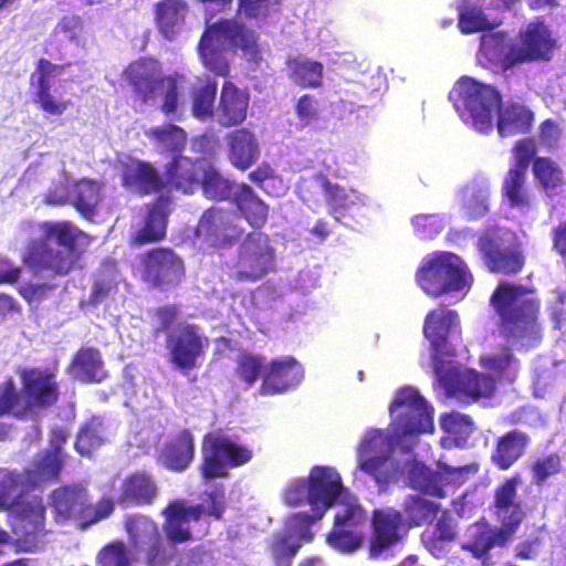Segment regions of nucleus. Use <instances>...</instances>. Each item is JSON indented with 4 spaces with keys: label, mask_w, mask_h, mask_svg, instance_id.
<instances>
[{
    "label": "nucleus",
    "mask_w": 566,
    "mask_h": 566,
    "mask_svg": "<svg viewBox=\"0 0 566 566\" xmlns=\"http://www.w3.org/2000/svg\"><path fill=\"white\" fill-rule=\"evenodd\" d=\"M217 91L218 84L212 80H208L203 85L192 91L191 112L197 119L206 120L213 116Z\"/></svg>",
    "instance_id": "58"
},
{
    "label": "nucleus",
    "mask_w": 566,
    "mask_h": 566,
    "mask_svg": "<svg viewBox=\"0 0 566 566\" xmlns=\"http://www.w3.org/2000/svg\"><path fill=\"white\" fill-rule=\"evenodd\" d=\"M501 193L512 209L526 212L532 208L533 198L527 187V177L522 171H506L502 181Z\"/></svg>",
    "instance_id": "45"
},
{
    "label": "nucleus",
    "mask_w": 566,
    "mask_h": 566,
    "mask_svg": "<svg viewBox=\"0 0 566 566\" xmlns=\"http://www.w3.org/2000/svg\"><path fill=\"white\" fill-rule=\"evenodd\" d=\"M195 438L189 429H181L165 443L160 458L164 465L174 472L185 471L195 458Z\"/></svg>",
    "instance_id": "38"
},
{
    "label": "nucleus",
    "mask_w": 566,
    "mask_h": 566,
    "mask_svg": "<svg viewBox=\"0 0 566 566\" xmlns=\"http://www.w3.org/2000/svg\"><path fill=\"white\" fill-rule=\"evenodd\" d=\"M66 457L61 446H51V448L38 452L32 459L31 467L22 472L25 486L36 489L57 482L64 469Z\"/></svg>",
    "instance_id": "27"
},
{
    "label": "nucleus",
    "mask_w": 566,
    "mask_h": 566,
    "mask_svg": "<svg viewBox=\"0 0 566 566\" xmlns=\"http://www.w3.org/2000/svg\"><path fill=\"white\" fill-rule=\"evenodd\" d=\"M454 332H459V316L454 310L441 304L426 315L422 333L430 343L434 358L453 355L449 339Z\"/></svg>",
    "instance_id": "23"
},
{
    "label": "nucleus",
    "mask_w": 566,
    "mask_h": 566,
    "mask_svg": "<svg viewBox=\"0 0 566 566\" xmlns=\"http://www.w3.org/2000/svg\"><path fill=\"white\" fill-rule=\"evenodd\" d=\"M512 154L514 157V165L509 170L527 172L530 165L538 157L537 144L533 137H524L515 142Z\"/></svg>",
    "instance_id": "63"
},
{
    "label": "nucleus",
    "mask_w": 566,
    "mask_h": 566,
    "mask_svg": "<svg viewBox=\"0 0 566 566\" xmlns=\"http://www.w3.org/2000/svg\"><path fill=\"white\" fill-rule=\"evenodd\" d=\"M281 10L282 0H238L237 13L256 23H266Z\"/></svg>",
    "instance_id": "56"
},
{
    "label": "nucleus",
    "mask_w": 566,
    "mask_h": 566,
    "mask_svg": "<svg viewBox=\"0 0 566 566\" xmlns=\"http://www.w3.org/2000/svg\"><path fill=\"white\" fill-rule=\"evenodd\" d=\"M170 201L168 196H159L148 207L143 226L132 235L133 245L140 247L165 239Z\"/></svg>",
    "instance_id": "31"
},
{
    "label": "nucleus",
    "mask_w": 566,
    "mask_h": 566,
    "mask_svg": "<svg viewBox=\"0 0 566 566\" xmlns=\"http://www.w3.org/2000/svg\"><path fill=\"white\" fill-rule=\"evenodd\" d=\"M287 76L301 88H318L323 85L324 65L303 55L286 59Z\"/></svg>",
    "instance_id": "43"
},
{
    "label": "nucleus",
    "mask_w": 566,
    "mask_h": 566,
    "mask_svg": "<svg viewBox=\"0 0 566 566\" xmlns=\"http://www.w3.org/2000/svg\"><path fill=\"white\" fill-rule=\"evenodd\" d=\"M359 468L374 478L380 491L396 481L398 468L391 458V440L377 430L359 446Z\"/></svg>",
    "instance_id": "15"
},
{
    "label": "nucleus",
    "mask_w": 566,
    "mask_h": 566,
    "mask_svg": "<svg viewBox=\"0 0 566 566\" xmlns=\"http://www.w3.org/2000/svg\"><path fill=\"white\" fill-rule=\"evenodd\" d=\"M371 536L368 544L370 558H378L403 538L406 521L402 513L394 507L375 509L371 512Z\"/></svg>",
    "instance_id": "21"
},
{
    "label": "nucleus",
    "mask_w": 566,
    "mask_h": 566,
    "mask_svg": "<svg viewBox=\"0 0 566 566\" xmlns=\"http://www.w3.org/2000/svg\"><path fill=\"white\" fill-rule=\"evenodd\" d=\"M103 367V359L98 349L81 347L71 359L70 374L82 382H101L98 375Z\"/></svg>",
    "instance_id": "46"
},
{
    "label": "nucleus",
    "mask_w": 566,
    "mask_h": 566,
    "mask_svg": "<svg viewBox=\"0 0 566 566\" xmlns=\"http://www.w3.org/2000/svg\"><path fill=\"white\" fill-rule=\"evenodd\" d=\"M290 528L273 534L269 544L273 566H292V560L303 544L311 542L302 536L305 527L297 524L294 514L290 517Z\"/></svg>",
    "instance_id": "34"
},
{
    "label": "nucleus",
    "mask_w": 566,
    "mask_h": 566,
    "mask_svg": "<svg viewBox=\"0 0 566 566\" xmlns=\"http://www.w3.org/2000/svg\"><path fill=\"white\" fill-rule=\"evenodd\" d=\"M450 99L461 114L470 119L481 133L493 128V117L497 113L496 127L501 137L526 134L531 130L534 114L526 106L510 104L502 108V95L492 85L471 77L461 78L450 92Z\"/></svg>",
    "instance_id": "2"
},
{
    "label": "nucleus",
    "mask_w": 566,
    "mask_h": 566,
    "mask_svg": "<svg viewBox=\"0 0 566 566\" xmlns=\"http://www.w3.org/2000/svg\"><path fill=\"white\" fill-rule=\"evenodd\" d=\"M556 46V40L548 25L542 18H537L520 30L516 40L509 44L506 66L548 62Z\"/></svg>",
    "instance_id": "13"
},
{
    "label": "nucleus",
    "mask_w": 566,
    "mask_h": 566,
    "mask_svg": "<svg viewBox=\"0 0 566 566\" xmlns=\"http://www.w3.org/2000/svg\"><path fill=\"white\" fill-rule=\"evenodd\" d=\"M15 472H7L0 479V511L10 512L24 496L23 492L17 493L21 479Z\"/></svg>",
    "instance_id": "64"
},
{
    "label": "nucleus",
    "mask_w": 566,
    "mask_h": 566,
    "mask_svg": "<svg viewBox=\"0 0 566 566\" xmlns=\"http://www.w3.org/2000/svg\"><path fill=\"white\" fill-rule=\"evenodd\" d=\"M103 184L91 178H81L70 185V203L86 220H92L103 199Z\"/></svg>",
    "instance_id": "40"
},
{
    "label": "nucleus",
    "mask_w": 566,
    "mask_h": 566,
    "mask_svg": "<svg viewBox=\"0 0 566 566\" xmlns=\"http://www.w3.org/2000/svg\"><path fill=\"white\" fill-rule=\"evenodd\" d=\"M232 202L253 229L260 230L265 227L269 206L250 185L244 182L237 185Z\"/></svg>",
    "instance_id": "41"
},
{
    "label": "nucleus",
    "mask_w": 566,
    "mask_h": 566,
    "mask_svg": "<svg viewBox=\"0 0 566 566\" xmlns=\"http://www.w3.org/2000/svg\"><path fill=\"white\" fill-rule=\"evenodd\" d=\"M15 373L31 415L50 410L59 405L62 389L56 361L46 366L19 367Z\"/></svg>",
    "instance_id": "12"
},
{
    "label": "nucleus",
    "mask_w": 566,
    "mask_h": 566,
    "mask_svg": "<svg viewBox=\"0 0 566 566\" xmlns=\"http://www.w3.org/2000/svg\"><path fill=\"white\" fill-rule=\"evenodd\" d=\"M408 480L411 489L423 495L444 499L443 473L432 470L421 462H415L408 471Z\"/></svg>",
    "instance_id": "47"
},
{
    "label": "nucleus",
    "mask_w": 566,
    "mask_h": 566,
    "mask_svg": "<svg viewBox=\"0 0 566 566\" xmlns=\"http://www.w3.org/2000/svg\"><path fill=\"white\" fill-rule=\"evenodd\" d=\"M203 167L199 160L182 155H175L165 167L166 188L193 193L200 186Z\"/></svg>",
    "instance_id": "29"
},
{
    "label": "nucleus",
    "mask_w": 566,
    "mask_h": 566,
    "mask_svg": "<svg viewBox=\"0 0 566 566\" xmlns=\"http://www.w3.org/2000/svg\"><path fill=\"white\" fill-rule=\"evenodd\" d=\"M265 368V359L261 355L249 352L241 353L237 358L235 375L245 388L252 387Z\"/></svg>",
    "instance_id": "59"
},
{
    "label": "nucleus",
    "mask_w": 566,
    "mask_h": 566,
    "mask_svg": "<svg viewBox=\"0 0 566 566\" xmlns=\"http://www.w3.org/2000/svg\"><path fill=\"white\" fill-rule=\"evenodd\" d=\"M125 78L133 87V94L142 104L154 102L161 84L160 64L153 57H139L124 71Z\"/></svg>",
    "instance_id": "26"
},
{
    "label": "nucleus",
    "mask_w": 566,
    "mask_h": 566,
    "mask_svg": "<svg viewBox=\"0 0 566 566\" xmlns=\"http://www.w3.org/2000/svg\"><path fill=\"white\" fill-rule=\"evenodd\" d=\"M416 280L427 295L439 297L469 286L472 275L460 256L441 251L422 261L416 273Z\"/></svg>",
    "instance_id": "5"
},
{
    "label": "nucleus",
    "mask_w": 566,
    "mask_h": 566,
    "mask_svg": "<svg viewBox=\"0 0 566 566\" xmlns=\"http://www.w3.org/2000/svg\"><path fill=\"white\" fill-rule=\"evenodd\" d=\"M216 34L207 27L200 36L198 52L206 69L217 76H227L230 65L222 52L214 48Z\"/></svg>",
    "instance_id": "51"
},
{
    "label": "nucleus",
    "mask_w": 566,
    "mask_h": 566,
    "mask_svg": "<svg viewBox=\"0 0 566 566\" xmlns=\"http://www.w3.org/2000/svg\"><path fill=\"white\" fill-rule=\"evenodd\" d=\"M434 371L446 394L464 403L490 397L495 388L491 376L474 370L461 371L443 360L434 364Z\"/></svg>",
    "instance_id": "14"
},
{
    "label": "nucleus",
    "mask_w": 566,
    "mask_h": 566,
    "mask_svg": "<svg viewBox=\"0 0 566 566\" xmlns=\"http://www.w3.org/2000/svg\"><path fill=\"white\" fill-rule=\"evenodd\" d=\"M42 234L30 240L22 254L23 265L34 276L65 277L82 269V258L92 238L71 221H46Z\"/></svg>",
    "instance_id": "1"
},
{
    "label": "nucleus",
    "mask_w": 566,
    "mask_h": 566,
    "mask_svg": "<svg viewBox=\"0 0 566 566\" xmlns=\"http://www.w3.org/2000/svg\"><path fill=\"white\" fill-rule=\"evenodd\" d=\"M399 511L406 521V528L411 530L431 525L441 511V504L420 494H409Z\"/></svg>",
    "instance_id": "42"
},
{
    "label": "nucleus",
    "mask_w": 566,
    "mask_h": 566,
    "mask_svg": "<svg viewBox=\"0 0 566 566\" xmlns=\"http://www.w3.org/2000/svg\"><path fill=\"white\" fill-rule=\"evenodd\" d=\"M310 482V505L312 514L300 512L294 514V518L301 526L305 527L303 537L312 541L314 535L311 525L323 518L328 509H331L338 499L347 491L344 489L342 478L338 472L324 465H315L308 474Z\"/></svg>",
    "instance_id": "9"
},
{
    "label": "nucleus",
    "mask_w": 566,
    "mask_h": 566,
    "mask_svg": "<svg viewBox=\"0 0 566 566\" xmlns=\"http://www.w3.org/2000/svg\"><path fill=\"white\" fill-rule=\"evenodd\" d=\"M486 269L494 274L513 276L525 265V255L516 234L500 227H491L478 239Z\"/></svg>",
    "instance_id": "7"
},
{
    "label": "nucleus",
    "mask_w": 566,
    "mask_h": 566,
    "mask_svg": "<svg viewBox=\"0 0 566 566\" xmlns=\"http://www.w3.org/2000/svg\"><path fill=\"white\" fill-rule=\"evenodd\" d=\"M12 415L19 420L27 419L31 412L23 392L18 391L11 377L0 385V417Z\"/></svg>",
    "instance_id": "53"
},
{
    "label": "nucleus",
    "mask_w": 566,
    "mask_h": 566,
    "mask_svg": "<svg viewBox=\"0 0 566 566\" xmlns=\"http://www.w3.org/2000/svg\"><path fill=\"white\" fill-rule=\"evenodd\" d=\"M50 502L56 518L78 521L84 527L109 517L115 510L111 496L92 504L87 488L80 482L57 486L51 492Z\"/></svg>",
    "instance_id": "4"
},
{
    "label": "nucleus",
    "mask_w": 566,
    "mask_h": 566,
    "mask_svg": "<svg viewBox=\"0 0 566 566\" xmlns=\"http://www.w3.org/2000/svg\"><path fill=\"white\" fill-rule=\"evenodd\" d=\"M304 377L302 365L292 356L270 360L262 374L260 394L273 396L297 386Z\"/></svg>",
    "instance_id": "24"
},
{
    "label": "nucleus",
    "mask_w": 566,
    "mask_h": 566,
    "mask_svg": "<svg viewBox=\"0 0 566 566\" xmlns=\"http://www.w3.org/2000/svg\"><path fill=\"white\" fill-rule=\"evenodd\" d=\"M137 270L146 286L159 291L176 289L186 279L184 259L168 247H154L140 253Z\"/></svg>",
    "instance_id": "11"
},
{
    "label": "nucleus",
    "mask_w": 566,
    "mask_h": 566,
    "mask_svg": "<svg viewBox=\"0 0 566 566\" xmlns=\"http://www.w3.org/2000/svg\"><path fill=\"white\" fill-rule=\"evenodd\" d=\"M530 436L521 430H511L497 438L491 453V462L501 471L512 468L525 453Z\"/></svg>",
    "instance_id": "37"
},
{
    "label": "nucleus",
    "mask_w": 566,
    "mask_h": 566,
    "mask_svg": "<svg viewBox=\"0 0 566 566\" xmlns=\"http://www.w3.org/2000/svg\"><path fill=\"white\" fill-rule=\"evenodd\" d=\"M182 80L184 76L178 73L161 76L158 95L163 98L160 111L166 116L172 115L178 111Z\"/></svg>",
    "instance_id": "60"
},
{
    "label": "nucleus",
    "mask_w": 566,
    "mask_h": 566,
    "mask_svg": "<svg viewBox=\"0 0 566 566\" xmlns=\"http://www.w3.org/2000/svg\"><path fill=\"white\" fill-rule=\"evenodd\" d=\"M201 452L200 474L207 481L226 478L229 469L242 467L253 457L248 447L237 443L221 429L203 436Z\"/></svg>",
    "instance_id": "8"
},
{
    "label": "nucleus",
    "mask_w": 566,
    "mask_h": 566,
    "mask_svg": "<svg viewBox=\"0 0 566 566\" xmlns=\"http://www.w3.org/2000/svg\"><path fill=\"white\" fill-rule=\"evenodd\" d=\"M104 441L101 433V422L92 418L78 428L74 448L82 457H91L101 448Z\"/></svg>",
    "instance_id": "57"
},
{
    "label": "nucleus",
    "mask_w": 566,
    "mask_h": 566,
    "mask_svg": "<svg viewBox=\"0 0 566 566\" xmlns=\"http://www.w3.org/2000/svg\"><path fill=\"white\" fill-rule=\"evenodd\" d=\"M228 158L231 165L245 171L260 157V145L255 134L248 128H238L227 135Z\"/></svg>",
    "instance_id": "35"
},
{
    "label": "nucleus",
    "mask_w": 566,
    "mask_h": 566,
    "mask_svg": "<svg viewBox=\"0 0 566 566\" xmlns=\"http://www.w3.org/2000/svg\"><path fill=\"white\" fill-rule=\"evenodd\" d=\"M512 541L505 534V531L499 526L491 525L482 516L467 526L460 548L470 554L472 558L481 560L483 565H488L491 559V551L494 548H505Z\"/></svg>",
    "instance_id": "22"
},
{
    "label": "nucleus",
    "mask_w": 566,
    "mask_h": 566,
    "mask_svg": "<svg viewBox=\"0 0 566 566\" xmlns=\"http://www.w3.org/2000/svg\"><path fill=\"white\" fill-rule=\"evenodd\" d=\"M124 528L132 548L144 555L149 566H164L169 560L158 524L149 516L135 513L125 517Z\"/></svg>",
    "instance_id": "16"
},
{
    "label": "nucleus",
    "mask_w": 566,
    "mask_h": 566,
    "mask_svg": "<svg viewBox=\"0 0 566 566\" xmlns=\"http://www.w3.org/2000/svg\"><path fill=\"white\" fill-rule=\"evenodd\" d=\"M500 25L484 13L481 0H463L459 9L458 28L463 34L490 31Z\"/></svg>",
    "instance_id": "48"
},
{
    "label": "nucleus",
    "mask_w": 566,
    "mask_h": 566,
    "mask_svg": "<svg viewBox=\"0 0 566 566\" xmlns=\"http://www.w3.org/2000/svg\"><path fill=\"white\" fill-rule=\"evenodd\" d=\"M187 9L185 0H163L156 4V23L167 39L184 23Z\"/></svg>",
    "instance_id": "49"
},
{
    "label": "nucleus",
    "mask_w": 566,
    "mask_h": 566,
    "mask_svg": "<svg viewBox=\"0 0 566 566\" xmlns=\"http://www.w3.org/2000/svg\"><path fill=\"white\" fill-rule=\"evenodd\" d=\"M207 509L202 504L188 505L184 500H172L163 509L165 517L163 528L167 539L172 544L186 543L192 539L189 526L199 522L206 513L216 520H221L226 511V494L223 489L207 493Z\"/></svg>",
    "instance_id": "6"
},
{
    "label": "nucleus",
    "mask_w": 566,
    "mask_h": 566,
    "mask_svg": "<svg viewBox=\"0 0 566 566\" xmlns=\"http://www.w3.org/2000/svg\"><path fill=\"white\" fill-rule=\"evenodd\" d=\"M122 184L140 195H151L166 189L164 178L149 161L130 159L122 165Z\"/></svg>",
    "instance_id": "30"
},
{
    "label": "nucleus",
    "mask_w": 566,
    "mask_h": 566,
    "mask_svg": "<svg viewBox=\"0 0 566 566\" xmlns=\"http://www.w3.org/2000/svg\"><path fill=\"white\" fill-rule=\"evenodd\" d=\"M461 211L468 221H476L490 212L491 188L482 179H472L458 191Z\"/></svg>",
    "instance_id": "36"
},
{
    "label": "nucleus",
    "mask_w": 566,
    "mask_h": 566,
    "mask_svg": "<svg viewBox=\"0 0 566 566\" xmlns=\"http://www.w3.org/2000/svg\"><path fill=\"white\" fill-rule=\"evenodd\" d=\"M250 94L233 82L226 81L220 93L218 123L223 127L241 125L248 114Z\"/></svg>",
    "instance_id": "32"
},
{
    "label": "nucleus",
    "mask_w": 566,
    "mask_h": 566,
    "mask_svg": "<svg viewBox=\"0 0 566 566\" xmlns=\"http://www.w3.org/2000/svg\"><path fill=\"white\" fill-rule=\"evenodd\" d=\"M314 179L322 188L332 214L344 216V212L355 205L349 199L346 189L337 184H333L325 174L317 172L314 175Z\"/></svg>",
    "instance_id": "55"
},
{
    "label": "nucleus",
    "mask_w": 566,
    "mask_h": 566,
    "mask_svg": "<svg viewBox=\"0 0 566 566\" xmlns=\"http://www.w3.org/2000/svg\"><path fill=\"white\" fill-rule=\"evenodd\" d=\"M276 270V253L270 237L253 231L242 241L230 277L238 283H255Z\"/></svg>",
    "instance_id": "10"
},
{
    "label": "nucleus",
    "mask_w": 566,
    "mask_h": 566,
    "mask_svg": "<svg viewBox=\"0 0 566 566\" xmlns=\"http://www.w3.org/2000/svg\"><path fill=\"white\" fill-rule=\"evenodd\" d=\"M233 182L222 176V174L211 164L203 167L200 186L203 195L217 201H224L233 198Z\"/></svg>",
    "instance_id": "50"
},
{
    "label": "nucleus",
    "mask_w": 566,
    "mask_h": 566,
    "mask_svg": "<svg viewBox=\"0 0 566 566\" xmlns=\"http://www.w3.org/2000/svg\"><path fill=\"white\" fill-rule=\"evenodd\" d=\"M532 172L538 188L547 197L559 195L566 185L563 169L551 157H537L533 163Z\"/></svg>",
    "instance_id": "44"
},
{
    "label": "nucleus",
    "mask_w": 566,
    "mask_h": 566,
    "mask_svg": "<svg viewBox=\"0 0 566 566\" xmlns=\"http://www.w3.org/2000/svg\"><path fill=\"white\" fill-rule=\"evenodd\" d=\"M521 483L518 473L504 479L494 489L493 501L489 506L491 514L500 523L499 527L512 539L526 517L524 504L517 492Z\"/></svg>",
    "instance_id": "19"
},
{
    "label": "nucleus",
    "mask_w": 566,
    "mask_h": 566,
    "mask_svg": "<svg viewBox=\"0 0 566 566\" xmlns=\"http://www.w3.org/2000/svg\"><path fill=\"white\" fill-rule=\"evenodd\" d=\"M158 493L157 483L151 474L135 471L122 481L117 502L122 505L149 506L155 503Z\"/></svg>",
    "instance_id": "33"
},
{
    "label": "nucleus",
    "mask_w": 566,
    "mask_h": 566,
    "mask_svg": "<svg viewBox=\"0 0 566 566\" xmlns=\"http://www.w3.org/2000/svg\"><path fill=\"white\" fill-rule=\"evenodd\" d=\"M500 335L511 345L535 347L542 339L541 300L523 284L501 281L490 297Z\"/></svg>",
    "instance_id": "3"
},
{
    "label": "nucleus",
    "mask_w": 566,
    "mask_h": 566,
    "mask_svg": "<svg viewBox=\"0 0 566 566\" xmlns=\"http://www.w3.org/2000/svg\"><path fill=\"white\" fill-rule=\"evenodd\" d=\"M46 507L40 495H25L10 511L17 518V528L24 537L44 531Z\"/></svg>",
    "instance_id": "39"
},
{
    "label": "nucleus",
    "mask_w": 566,
    "mask_h": 566,
    "mask_svg": "<svg viewBox=\"0 0 566 566\" xmlns=\"http://www.w3.org/2000/svg\"><path fill=\"white\" fill-rule=\"evenodd\" d=\"M507 51L504 52V39L497 33H486L481 36L479 60L490 69H499L506 72Z\"/></svg>",
    "instance_id": "52"
},
{
    "label": "nucleus",
    "mask_w": 566,
    "mask_h": 566,
    "mask_svg": "<svg viewBox=\"0 0 566 566\" xmlns=\"http://www.w3.org/2000/svg\"><path fill=\"white\" fill-rule=\"evenodd\" d=\"M400 410L395 419V432L406 437L432 430L431 409L420 392L411 387L399 390L390 405V412Z\"/></svg>",
    "instance_id": "17"
},
{
    "label": "nucleus",
    "mask_w": 566,
    "mask_h": 566,
    "mask_svg": "<svg viewBox=\"0 0 566 566\" xmlns=\"http://www.w3.org/2000/svg\"><path fill=\"white\" fill-rule=\"evenodd\" d=\"M132 562V553L120 539L106 544L96 557L97 566H130Z\"/></svg>",
    "instance_id": "61"
},
{
    "label": "nucleus",
    "mask_w": 566,
    "mask_h": 566,
    "mask_svg": "<svg viewBox=\"0 0 566 566\" xmlns=\"http://www.w3.org/2000/svg\"><path fill=\"white\" fill-rule=\"evenodd\" d=\"M66 64H54L45 57H41L35 64V92L33 95V103L45 114L53 116L63 115L66 109L72 105L70 98H63L53 94L50 84V77L55 73H61Z\"/></svg>",
    "instance_id": "25"
},
{
    "label": "nucleus",
    "mask_w": 566,
    "mask_h": 566,
    "mask_svg": "<svg viewBox=\"0 0 566 566\" xmlns=\"http://www.w3.org/2000/svg\"><path fill=\"white\" fill-rule=\"evenodd\" d=\"M208 28L216 34L217 41L222 40L232 49H240L250 59L255 57L260 52L259 34L242 21L222 18Z\"/></svg>",
    "instance_id": "28"
},
{
    "label": "nucleus",
    "mask_w": 566,
    "mask_h": 566,
    "mask_svg": "<svg viewBox=\"0 0 566 566\" xmlns=\"http://www.w3.org/2000/svg\"><path fill=\"white\" fill-rule=\"evenodd\" d=\"M208 337L203 336L196 324H180L176 332L167 335V348L170 364L181 370L188 371L198 366L208 346Z\"/></svg>",
    "instance_id": "20"
},
{
    "label": "nucleus",
    "mask_w": 566,
    "mask_h": 566,
    "mask_svg": "<svg viewBox=\"0 0 566 566\" xmlns=\"http://www.w3.org/2000/svg\"><path fill=\"white\" fill-rule=\"evenodd\" d=\"M364 542V534L360 531L335 527L328 534V543L336 551L344 554H352L358 551Z\"/></svg>",
    "instance_id": "62"
},
{
    "label": "nucleus",
    "mask_w": 566,
    "mask_h": 566,
    "mask_svg": "<svg viewBox=\"0 0 566 566\" xmlns=\"http://www.w3.org/2000/svg\"><path fill=\"white\" fill-rule=\"evenodd\" d=\"M146 136L174 156L181 155L187 145L186 132L180 126L170 123L149 128L146 130Z\"/></svg>",
    "instance_id": "54"
},
{
    "label": "nucleus",
    "mask_w": 566,
    "mask_h": 566,
    "mask_svg": "<svg viewBox=\"0 0 566 566\" xmlns=\"http://www.w3.org/2000/svg\"><path fill=\"white\" fill-rule=\"evenodd\" d=\"M196 234L211 247L226 249L242 239L244 229L234 211L210 207L202 212L196 227Z\"/></svg>",
    "instance_id": "18"
}]
</instances>
